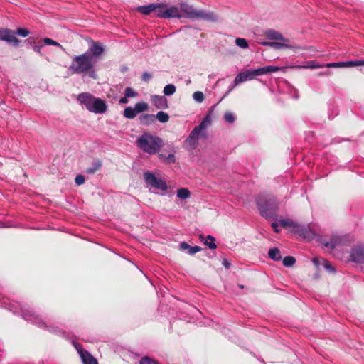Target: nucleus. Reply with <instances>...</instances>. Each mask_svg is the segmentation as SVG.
<instances>
[{
  "label": "nucleus",
  "instance_id": "1",
  "mask_svg": "<svg viewBox=\"0 0 364 364\" xmlns=\"http://www.w3.org/2000/svg\"><path fill=\"white\" fill-rule=\"evenodd\" d=\"M104 51L105 48L100 41L91 40L89 42L87 50L72 59L69 70L74 74L87 75L95 79L97 77L95 65Z\"/></svg>",
  "mask_w": 364,
  "mask_h": 364
},
{
  "label": "nucleus",
  "instance_id": "2",
  "mask_svg": "<svg viewBox=\"0 0 364 364\" xmlns=\"http://www.w3.org/2000/svg\"><path fill=\"white\" fill-rule=\"evenodd\" d=\"M136 144L142 152L151 156L159 154L164 146V141L157 135L145 132L138 137Z\"/></svg>",
  "mask_w": 364,
  "mask_h": 364
},
{
  "label": "nucleus",
  "instance_id": "3",
  "mask_svg": "<svg viewBox=\"0 0 364 364\" xmlns=\"http://www.w3.org/2000/svg\"><path fill=\"white\" fill-rule=\"evenodd\" d=\"M179 6L182 17L211 22H215L218 20V16L213 11L196 9L193 6L188 5L185 2L180 3Z\"/></svg>",
  "mask_w": 364,
  "mask_h": 364
},
{
  "label": "nucleus",
  "instance_id": "4",
  "mask_svg": "<svg viewBox=\"0 0 364 364\" xmlns=\"http://www.w3.org/2000/svg\"><path fill=\"white\" fill-rule=\"evenodd\" d=\"M77 100L80 105L84 106L89 112L95 114L105 113L107 109V106L103 100L95 97L90 92L79 94Z\"/></svg>",
  "mask_w": 364,
  "mask_h": 364
},
{
  "label": "nucleus",
  "instance_id": "5",
  "mask_svg": "<svg viewBox=\"0 0 364 364\" xmlns=\"http://www.w3.org/2000/svg\"><path fill=\"white\" fill-rule=\"evenodd\" d=\"M264 35L267 39L270 41H274L275 42H269V41H261L259 42V44L268 46L277 50L283 49V48H293L294 47L291 46L289 43V39L286 38L283 36V35L274 30V29H268L265 31Z\"/></svg>",
  "mask_w": 364,
  "mask_h": 364
},
{
  "label": "nucleus",
  "instance_id": "6",
  "mask_svg": "<svg viewBox=\"0 0 364 364\" xmlns=\"http://www.w3.org/2000/svg\"><path fill=\"white\" fill-rule=\"evenodd\" d=\"M211 119L209 114H207L199 125L194 127L188 137L186 139V145L190 150H193L196 148L199 136L205 130L208 125L210 124Z\"/></svg>",
  "mask_w": 364,
  "mask_h": 364
},
{
  "label": "nucleus",
  "instance_id": "7",
  "mask_svg": "<svg viewBox=\"0 0 364 364\" xmlns=\"http://www.w3.org/2000/svg\"><path fill=\"white\" fill-rule=\"evenodd\" d=\"M257 205L262 216L272 218L277 209V202L274 197L264 198L260 196L257 200Z\"/></svg>",
  "mask_w": 364,
  "mask_h": 364
},
{
  "label": "nucleus",
  "instance_id": "8",
  "mask_svg": "<svg viewBox=\"0 0 364 364\" xmlns=\"http://www.w3.org/2000/svg\"><path fill=\"white\" fill-rule=\"evenodd\" d=\"M144 178L146 184L151 189L166 191L168 189V185L166 181L160 177L156 176L151 172H145L144 173Z\"/></svg>",
  "mask_w": 364,
  "mask_h": 364
},
{
  "label": "nucleus",
  "instance_id": "9",
  "mask_svg": "<svg viewBox=\"0 0 364 364\" xmlns=\"http://www.w3.org/2000/svg\"><path fill=\"white\" fill-rule=\"evenodd\" d=\"M21 313H22V317L28 321L31 322L32 323H34L37 326L40 328H48V330L50 332H56V329L48 326L44 321H43L38 315L35 314L32 310H30L28 309H26L25 307H21Z\"/></svg>",
  "mask_w": 364,
  "mask_h": 364
},
{
  "label": "nucleus",
  "instance_id": "10",
  "mask_svg": "<svg viewBox=\"0 0 364 364\" xmlns=\"http://www.w3.org/2000/svg\"><path fill=\"white\" fill-rule=\"evenodd\" d=\"M294 232L304 239L311 240L316 237L317 229L315 225L312 224H309L308 225L298 224V225L296 226V231Z\"/></svg>",
  "mask_w": 364,
  "mask_h": 364
},
{
  "label": "nucleus",
  "instance_id": "11",
  "mask_svg": "<svg viewBox=\"0 0 364 364\" xmlns=\"http://www.w3.org/2000/svg\"><path fill=\"white\" fill-rule=\"evenodd\" d=\"M346 236L333 235L330 241L321 240L322 245L328 250H333L337 247L344 245L347 242Z\"/></svg>",
  "mask_w": 364,
  "mask_h": 364
},
{
  "label": "nucleus",
  "instance_id": "12",
  "mask_svg": "<svg viewBox=\"0 0 364 364\" xmlns=\"http://www.w3.org/2000/svg\"><path fill=\"white\" fill-rule=\"evenodd\" d=\"M0 41L13 44L16 46H17L20 42L16 37L15 32L7 28H0Z\"/></svg>",
  "mask_w": 364,
  "mask_h": 364
},
{
  "label": "nucleus",
  "instance_id": "13",
  "mask_svg": "<svg viewBox=\"0 0 364 364\" xmlns=\"http://www.w3.org/2000/svg\"><path fill=\"white\" fill-rule=\"evenodd\" d=\"M255 77L253 70L247 69L240 72L235 78L233 86L235 87L245 81L251 80Z\"/></svg>",
  "mask_w": 364,
  "mask_h": 364
},
{
  "label": "nucleus",
  "instance_id": "14",
  "mask_svg": "<svg viewBox=\"0 0 364 364\" xmlns=\"http://www.w3.org/2000/svg\"><path fill=\"white\" fill-rule=\"evenodd\" d=\"M364 65V60H350L336 63H329L325 65L327 68H347Z\"/></svg>",
  "mask_w": 364,
  "mask_h": 364
},
{
  "label": "nucleus",
  "instance_id": "15",
  "mask_svg": "<svg viewBox=\"0 0 364 364\" xmlns=\"http://www.w3.org/2000/svg\"><path fill=\"white\" fill-rule=\"evenodd\" d=\"M351 259L358 263L364 262V245H358L354 247L350 253Z\"/></svg>",
  "mask_w": 364,
  "mask_h": 364
},
{
  "label": "nucleus",
  "instance_id": "16",
  "mask_svg": "<svg viewBox=\"0 0 364 364\" xmlns=\"http://www.w3.org/2000/svg\"><path fill=\"white\" fill-rule=\"evenodd\" d=\"M151 101L158 109H165L168 108V101L164 96L156 95H151Z\"/></svg>",
  "mask_w": 364,
  "mask_h": 364
},
{
  "label": "nucleus",
  "instance_id": "17",
  "mask_svg": "<svg viewBox=\"0 0 364 364\" xmlns=\"http://www.w3.org/2000/svg\"><path fill=\"white\" fill-rule=\"evenodd\" d=\"M280 69L281 68L277 66L267 65V66L261 67V68H259L257 69H254L253 70L255 73V75L256 77V76L266 75L268 73H276V72L279 71Z\"/></svg>",
  "mask_w": 364,
  "mask_h": 364
},
{
  "label": "nucleus",
  "instance_id": "18",
  "mask_svg": "<svg viewBox=\"0 0 364 364\" xmlns=\"http://www.w3.org/2000/svg\"><path fill=\"white\" fill-rule=\"evenodd\" d=\"M165 18H182V15L181 14L180 9L176 6H171L169 7L166 6L165 10Z\"/></svg>",
  "mask_w": 364,
  "mask_h": 364
},
{
  "label": "nucleus",
  "instance_id": "19",
  "mask_svg": "<svg viewBox=\"0 0 364 364\" xmlns=\"http://www.w3.org/2000/svg\"><path fill=\"white\" fill-rule=\"evenodd\" d=\"M139 119L141 124L148 126L155 122L156 117L151 114H144L139 116Z\"/></svg>",
  "mask_w": 364,
  "mask_h": 364
},
{
  "label": "nucleus",
  "instance_id": "20",
  "mask_svg": "<svg viewBox=\"0 0 364 364\" xmlns=\"http://www.w3.org/2000/svg\"><path fill=\"white\" fill-rule=\"evenodd\" d=\"M313 262L316 266H318L320 264H322L326 270L331 272H335V269L333 267L331 264L326 259L322 258L320 259L318 257H314Z\"/></svg>",
  "mask_w": 364,
  "mask_h": 364
},
{
  "label": "nucleus",
  "instance_id": "21",
  "mask_svg": "<svg viewBox=\"0 0 364 364\" xmlns=\"http://www.w3.org/2000/svg\"><path fill=\"white\" fill-rule=\"evenodd\" d=\"M180 247L181 250H188V253L190 255H194L196 252H198L202 250V248L199 246H197V245L190 246L188 244H187L186 242H181L180 244Z\"/></svg>",
  "mask_w": 364,
  "mask_h": 364
},
{
  "label": "nucleus",
  "instance_id": "22",
  "mask_svg": "<svg viewBox=\"0 0 364 364\" xmlns=\"http://www.w3.org/2000/svg\"><path fill=\"white\" fill-rule=\"evenodd\" d=\"M83 353L81 357L83 364H97V360L89 352Z\"/></svg>",
  "mask_w": 364,
  "mask_h": 364
},
{
  "label": "nucleus",
  "instance_id": "23",
  "mask_svg": "<svg viewBox=\"0 0 364 364\" xmlns=\"http://www.w3.org/2000/svg\"><path fill=\"white\" fill-rule=\"evenodd\" d=\"M268 255L274 261H279L282 259L280 251L277 247L269 249Z\"/></svg>",
  "mask_w": 364,
  "mask_h": 364
},
{
  "label": "nucleus",
  "instance_id": "24",
  "mask_svg": "<svg viewBox=\"0 0 364 364\" xmlns=\"http://www.w3.org/2000/svg\"><path fill=\"white\" fill-rule=\"evenodd\" d=\"M279 224L284 228H291L294 232L296 231V226L298 225V223L290 219H282L279 220Z\"/></svg>",
  "mask_w": 364,
  "mask_h": 364
},
{
  "label": "nucleus",
  "instance_id": "25",
  "mask_svg": "<svg viewBox=\"0 0 364 364\" xmlns=\"http://www.w3.org/2000/svg\"><path fill=\"white\" fill-rule=\"evenodd\" d=\"M157 8L156 4H151L147 6H142L138 8V11L144 15H148L151 12H154L155 9Z\"/></svg>",
  "mask_w": 364,
  "mask_h": 364
},
{
  "label": "nucleus",
  "instance_id": "26",
  "mask_svg": "<svg viewBox=\"0 0 364 364\" xmlns=\"http://www.w3.org/2000/svg\"><path fill=\"white\" fill-rule=\"evenodd\" d=\"M176 196L178 198L185 200L190 198L191 192L187 188H181L177 190Z\"/></svg>",
  "mask_w": 364,
  "mask_h": 364
},
{
  "label": "nucleus",
  "instance_id": "27",
  "mask_svg": "<svg viewBox=\"0 0 364 364\" xmlns=\"http://www.w3.org/2000/svg\"><path fill=\"white\" fill-rule=\"evenodd\" d=\"M324 66H325L324 65L319 64L315 60H310V61L307 62V64L306 65H296V66H295V68L314 69V68H323Z\"/></svg>",
  "mask_w": 364,
  "mask_h": 364
},
{
  "label": "nucleus",
  "instance_id": "28",
  "mask_svg": "<svg viewBox=\"0 0 364 364\" xmlns=\"http://www.w3.org/2000/svg\"><path fill=\"white\" fill-rule=\"evenodd\" d=\"M158 157L159 160L166 164H172L176 161V157L173 154H170L167 156L163 154H159Z\"/></svg>",
  "mask_w": 364,
  "mask_h": 364
},
{
  "label": "nucleus",
  "instance_id": "29",
  "mask_svg": "<svg viewBox=\"0 0 364 364\" xmlns=\"http://www.w3.org/2000/svg\"><path fill=\"white\" fill-rule=\"evenodd\" d=\"M102 166V164L100 161H95L93 162L92 165L90 167H88L85 172L88 174H93L95 173L97 170H99Z\"/></svg>",
  "mask_w": 364,
  "mask_h": 364
},
{
  "label": "nucleus",
  "instance_id": "30",
  "mask_svg": "<svg viewBox=\"0 0 364 364\" xmlns=\"http://www.w3.org/2000/svg\"><path fill=\"white\" fill-rule=\"evenodd\" d=\"M156 6L157 8L155 9L154 12L156 13V16L159 18H165V10H166V5L163 4H156Z\"/></svg>",
  "mask_w": 364,
  "mask_h": 364
},
{
  "label": "nucleus",
  "instance_id": "31",
  "mask_svg": "<svg viewBox=\"0 0 364 364\" xmlns=\"http://www.w3.org/2000/svg\"><path fill=\"white\" fill-rule=\"evenodd\" d=\"M123 114L127 119H134L137 114L134 107H127L124 109Z\"/></svg>",
  "mask_w": 364,
  "mask_h": 364
},
{
  "label": "nucleus",
  "instance_id": "32",
  "mask_svg": "<svg viewBox=\"0 0 364 364\" xmlns=\"http://www.w3.org/2000/svg\"><path fill=\"white\" fill-rule=\"evenodd\" d=\"M148 105L144 102H138L134 105V109L136 114L145 112L148 109Z\"/></svg>",
  "mask_w": 364,
  "mask_h": 364
},
{
  "label": "nucleus",
  "instance_id": "33",
  "mask_svg": "<svg viewBox=\"0 0 364 364\" xmlns=\"http://www.w3.org/2000/svg\"><path fill=\"white\" fill-rule=\"evenodd\" d=\"M155 117L161 123L167 122L169 119L168 114L163 111H159Z\"/></svg>",
  "mask_w": 364,
  "mask_h": 364
},
{
  "label": "nucleus",
  "instance_id": "34",
  "mask_svg": "<svg viewBox=\"0 0 364 364\" xmlns=\"http://www.w3.org/2000/svg\"><path fill=\"white\" fill-rule=\"evenodd\" d=\"M176 90L174 85L168 84L164 87L163 92L165 95L169 96L173 95L176 92Z\"/></svg>",
  "mask_w": 364,
  "mask_h": 364
},
{
  "label": "nucleus",
  "instance_id": "35",
  "mask_svg": "<svg viewBox=\"0 0 364 364\" xmlns=\"http://www.w3.org/2000/svg\"><path fill=\"white\" fill-rule=\"evenodd\" d=\"M296 262V259L292 256H286L282 259V263L285 267H292Z\"/></svg>",
  "mask_w": 364,
  "mask_h": 364
},
{
  "label": "nucleus",
  "instance_id": "36",
  "mask_svg": "<svg viewBox=\"0 0 364 364\" xmlns=\"http://www.w3.org/2000/svg\"><path fill=\"white\" fill-rule=\"evenodd\" d=\"M215 238L211 235H208L206 240L204 242L205 245L208 246L210 250H215L217 245L214 242Z\"/></svg>",
  "mask_w": 364,
  "mask_h": 364
},
{
  "label": "nucleus",
  "instance_id": "37",
  "mask_svg": "<svg viewBox=\"0 0 364 364\" xmlns=\"http://www.w3.org/2000/svg\"><path fill=\"white\" fill-rule=\"evenodd\" d=\"M236 45L242 48H248V43L246 39L237 38L235 40Z\"/></svg>",
  "mask_w": 364,
  "mask_h": 364
},
{
  "label": "nucleus",
  "instance_id": "38",
  "mask_svg": "<svg viewBox=\"0 0 364 364\" xmlns=\"http://www.w3.org/2000/svg\"><path fill=\"white\" fill-rule=\"evenodd\" d=\"M193 98L196 102L201 103L204 100V95L200 91H196L193 94Z\"/></svg>",
  "mask_w": 364,
  "mask_h": 364
},
{
  "label": "nucleus",
  "instance_id": "39",
  "mask_svg": "<svg viewBox=\"0 0 364 364\" xmlns=\"http://www.w3.org/2000/svg\"><path fill=\"white\" fill-rule=\"evenodd\" d=\"M43 41L45 45L54 46H58V47L62 48V46L58 42H57L51 38H44L43 39Z\"/></svg>",
  "mask_w": 364,
  "mask_h": 364
},
{
  "label": "nucleus",
  "instance_id": "40",
  "mask_svg": "<svg viewBox=\"0 0 364 364\" xmlns=\"http://www.w3.org/2000/svg\"><path fill=\"white\" fill-rule=\"evenodd\" d=\"M3 304H4L3 306L5 308H7L9 310L13 311L14 313L17 312L16 308H17V306H19V304L18 302H14L13 304L7 306V303L6 301H3Z\"/></svg>",
  "mask_w": 364,
  "mask_h": 364
},
{
  "label": "nucleus",
  "instance_id": "41",
  "mask_svg": "<svg viewBox=\"0 0 364 364\" xmlns=\"http://www.w3.org/2000/svg\"><path fill=\"white\" fill-rule=\"evenodd\" d=\"M30 32L27 28H19L15 32V35L17 34L22 37H26L29 35Z\"/></svg>",
  "mask_w": 364,
  "mask_h": 364
},
{
  "label": "nucleus",
  "instance_id": "42",
  "mask_svg": "<svg viewBox=\"0 0 364 364\" xmlns=\"http://www.w3.org/2000/svg\"><path fill=\"white\" fill-rule=\"evenodd\" d=\"M124 95L127 97H134L137 95V92H135L132 88L128 87L124 90Z\"/></svg>",
  "mask_w": 364,
  "mask_h": 364
},
{
  "label": "nucleus",
  "instance_id": "43",
  "mask_svg": "<svg viewBox=\"0 0 364 364\" xmlns=\"http://www.w3.org/2000/svg\"><path fill=\"white\" fill-rule=\"evenodd\" d=\"M224 119L229 123H233L235 120V116L232 112H228L224 114Z\"/></svg>",
  "mask_w": 364,
  "mask_h": 364
},
{
  "label": "nucleus",
  "instance_id": "44",
  "mask_svg": "<svg viewBox=\"0 0 364 364\" xmlns=\"http://www.w3.org/2000/svg\"><path fill=\"white\" fill-rule=\"evenodd\" d=\"M139 364H159V363L153 359H151L148 357H144L141 359Z\"/></svg>",
  "mask_w": 364,
  "mask_h": 364
},
{
  "label": "nucleus",
  "instance_id": "45",
  "mask_svg": "<svg viewBox=\"0 0 364 364\" xmlns=\"http://www.w3.org/2000/svg\"><path fill=\"white\" fill-rule=\"evenodd\" d=\"M85 177L80 174L77 175L75 178V183L78 186L83 184L85 183Z\"/></svg>",
  "mask_w": 364,
  "mask_h": 364
},
{
  "label": "nucleus",
  "instance_id": "46",
  "mask_svg": "<svg viewBox=\"0 0 364 364\" xmlns=\"http://www.w3.org/2000/svg\"><path fill=\"white\" fill-rule=\"evenodd\" d=\"M76 350H77L78 353L80 354V358L82 357V354H83L82 353L84 352H87V350H84L82 347V346L79 343H73Z\"/></svg>",
  "mask_w": 364,
  "mask_h": 364
},
{
  "label": "nucleus",
  "instance_id": "47",
  "mask_svg": "<svg viewBox=\"0 0 364 364\" xmlns=\"http://www.w3.org/2000/svg\"><path fill=\"white\" fill-rule=\"evenodd\" d=\"M151 77H152L151 75L147 72H144L142 74V80L146 82H148L149 80H150L151 79Z\"/></svg>",
  "mask_w": 364,
  "mask_h": 364
},
{
  "label": "nucleus",
  "instance_id": "48",
  "mask_svg": "<svg viewBox=\"0 0 364 364\" xmlns=\"http://www.w3.org/2000/svg\"><path fill=\"white\" fill-rule=\"evenodd\" d=\"M43 46H38V45H33V50L38 53V54L41 55V48Z\"/></svg>",
  "mask_w": 364,
  "mask_h": 364
},
{
  "label": "nucleus",
  "instance_id": "49",
  "mask_svg": "<svg viewBox=\"0 0 364 364\" xmlns=\"http://www.w3.org/2000/svg\"><path fill=\"white\" fill-rule=\"evenodd\" d=\"M271 226L274 229V232H279V230L278 228H279V223H276V222L272 223Z\"/></svg>",
  "mask_w": 364,
  "mask_h": 364
},
{
  "label": "nucleus",
  "instance_id": "50",
  "mask_svg": "<svg viewBox=\"0 0 364 364\" xmlns=\"http://www.w3.org/2000/svg\"><path fill=\"white\" fill-rule=\"evenodd\" d=\"M222 264L227 269L230 268V263L227 259H223Z\"/></svg>",
  "mask_w": 364,
  "mask_h": 364
},
{
  "label": "nucleus",
  "instance_id": "51",
  "mask_svg": "<svg viewBox=\"0 0 364 364\" xmlns=\"http://www.w3.org/2000/svg\"><path fill=\"white\" fill-rule=\"evenodd\" d=\"M127 98L128 97H126V95H124V97H121L119 100V103L120 104H127L128 102Z\"/></svg>",
  "mask_w": 364,
  "mask_h": 364
}]
</instances>
